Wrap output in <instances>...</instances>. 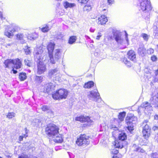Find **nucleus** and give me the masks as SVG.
Wrapping results in <instances>:
<instances>
[{"mask_svg":"<svg viewBox=\"0 0 158 158\" xmlns=\"http://www.w3.org/2000/svg\"><path fill=\"white\" fill-rule=\"evenodd\" d=\"M140 8L143 12L142 15L145 19H148L149 17L150 11L152 9L150 0H139Z\"/></svg>","mask_w":158,"mask_h":158,"instance_id":"1","label":"nucleus"},{"mask_svg":"<svg viewBox=\"0 0 158 158\" xmlns=\"http://www.w3.org/2000/svg\"><path fill=\"white\" fill-rule=\"evenodd\" d=\"M43 52V50L41 48H37L36 50L35 54L34 55L35 59L40 60L41 59V54ZM46 69V68L45 64L43 62L40 60L37 64V73L39 74H41L44 72Z\"/></svg>","mask_w":158,"mask_h":158,"instance_id":"2","label":"nucleus"},{"mask_svg":"<svg viewBox=\"0 0 158 158\" xmlns=\"http://www.w3.org/2000/svg\"><path fill=\"white\" fill-rule=\"evenodd\" d=\"M4 64L6 67H12L14 65V68L17 69L20 68L22 65L21 61L19 59L14 60L11 59L6 60L4 62Z\"/></svg>","mask_w":158,"mask_h":158,"instance_id":"3","label":"nucleus"},{"mask_svg":"<svg viewBox=\"0 0 158 158\" xmlns=\"http://www.w3.org/2000/svg\"><path fill=\"white\" fill-rule=\"evenodd\" d=\"M59 127L54 124H49L46 128V133L50 136H55L59 133Z\"/></svg>","mask_w":158,"mask_h":158,"instance_id":"4","label":"nucleus"},{"mask_svg":"<svg viewBox=\"0 0 158 158\" xmlns=\"http://www.w3.org/2000/svg\"><path fill=\"white\" fill-rule=\"evenodd\" d=\"M76 143L79 146H86L89 143V137L85 134L81 135L77 137Z\"/></svg>","mask_w":158,"mask_h":158,"instance_id":"5","label":"nucleus"},{"mask_svg":"<svg viewBox=\"0 0 158 158\" xmlns=\"http://www.w3.org/2000/svg\"><path fill=\"white\" fill-rule=\"evenodd\" d=\"M68 94V92L66 90L60 89L52 94V96L53 98L56 99H65Z\"/></svg>","mask_w":158,"mask_h":158,"instance_id":"6","label":"nucleus"},{"mask_svg":"<svg viewBox=\"0 0 158 158\" xmlns=\"http://www.w3.org/2000/svg\"><path fill=\"white\" fill-rule=\"evenodd\" d=\"M148 121L147 120H145L143 123V137L145 139H148L150 136L151 132V128L149 126L147 123Z\"/></svg>","mask_w":158,"mask_h":158,"instance_id":"7","label":"nucleus"},{"mask_svg":"<svg viewBox=\"0 0 158 158\" xmlns=\"http://www.w3.org/2000/svg\"><path fill=\"white\" fill-rule=\"evenodd\" d=\"M20 29L19 27L16 25H12L8 27L4 32L5 35L9 38L12 37L13 35V33L18 31Z\"/></svg>","mask_w":158,"mask_h":158,"instance_id":"8","label":"nucleus"},{"mask_svg":"<svg viewBox=\"0 0 158 158\" xmlns=\"http://www.w3.org/2000/svg\"><path fill=\"white\" fill-rule=\"evenodd\" d=\"M99 94L97 89H95L89 92L88 95V97L90 100H92L96 102H99L101 98H99Z\"/></svg>","mask_w":158,"mask_h":158,"instance_id":"9","label":"nucleus"},{"mask_svg":"<svg viewBox=\"0 0 158 158\" xmlns=\"http://www.w3.org/2000/svg\"><path fill=\"white\" fill-rule=\"evenodd\" d=\"M113 37L118 44H123V40L121 37V33L119 31H116L113 32Z\"/></svg>","mask_w":158,"mask_h":158,"instance_id":"10","label":"nucleus"},{"mask_svg":"<svg viewBox=\"0 0 158 158\" xmlns=\"http://www.w3.org/2000/svg\"><path fill=\"white\" fill-rule=\"evenodd\" d=\"M76 121H80L81 122H87L88 123H90L91 120L89 117H84L83 116H81L75 118Z\"/></svg>","mask_w":158,"mask_h":158,"instance_id":"11","label":"nucleus"},{"mask_svg":"<svg viewBox=\"0 0 158 158\" xmlns=\"http://www.w3.org/2000/svg\"><path fill=\"white\" fill-rule=\"evenodd\" d=\"M128 58L135 62L136 61V55L135 52L133 50H131L129 51L127 53Z\"/></svg>","mask_w":158,"mask_h":158,"instance_id":"12","label":"nucleus"},{"mask_svg":"<svg viewBox=\"0 0 158 158\" xmlns=\"http://www.w3.org/2000/svg\"><path fill=\"white\" fill-rule=\"evenodd\" d=\"M54 87V85L52 83L47 84L44 87V92L48 93L53 90Z\"/></svg>","mask_w":158,"mask_h":158,"instance_id":"13","label":"nucleus"},{"mask_svg":"<svg viewBox=\"0 0 158 158\" xmlns=\"http://www.w3.org/2000/svg\"><path fill=\"white\" fill-rule=\"evenodd\" d=\"M41 108L43 111L46 112L50 115L51 116H53L54 114L53 112L49 106L44 105L41 107Z\"/></svg>","mask_w":158,"mask_h":158,"instance_id":"14","label":"nucleus"},{"mask_svg":"<svg viewBox=\"0 0 158 158\" xmlns=\"http://www.w3.org/2000/svg\"><path fill=\"white\" fill-rule=\"evenodd\" d=\"M59 73V69L56 68L54 69H51L49 70L48 75L50 77H52L56 76V75Z\"/></svg>","mask_w":158,"mask_h":158,"instance_id":"15","label":"nucleus"},{"mask_svg":"<svg viewBox=\"0 0 158 158\" xmlns=\"http://www.w3.org/2000/svg\"><path fill=\"white\" fill-rule=\"evenodd\" d=\"M54 55L55 60H58L60 57L61 52L60 49H55L53 52Z\"/></svg>","mask_w":158,"mask_h":158,"instance_id":"16","label":"nucleus"},{"mask_svg":"<svg viewBox=\"0 0 158 158\" xmlns=\"http://www.w3.org/2000/svg\"><path fill=\"white\" fill-rule=\"evenodd\" d=\"M98 23L101 24H104L107 21V19L104 15L101 16L98 18Z\"/></svg>","mask_w":158,"mask_h":158,"instance_id":"17","label":"nucleus"},{"mask_svg":"<svg viewBox=\"0 0 158 158\" xmlns=\"http://www.w3.org/2000/svg\"><path fill=\"white\" fill-rule=\"evenodd\" d=\"M54 141L57 143H61L63 140L62 136L61 135L59 134V133L57 135L55 136H53Z\"/></svg>","mask_w":158,"mask_h":158,"instance_id":"18","label":"nucleus"},{"mask_svg":"<svg viewBox=\"0 0 158 158\" xmlns=\"http://www.w3.org/2000/svg\"><path fill=\"white\" fill-rule=\"evenodd\" d=\"M55 44L53 43H50L48 45L47 49L48 51V53L51 54L53 52Z\"/></svg>","mask_w":158,"mask_h":158,"instance_id":"19","label":"nucleus"},{"mask_svg":"<svg viewBox=\"0 0 158 158\" xmlns=\"http://www.w3.org/2000/svg\"><path fill=\"white\" fill-rule=\"evenodd\" d=\"M64 6L65 8L67 9L75 7L76 6V4L74 3H69L66 1L64 3Z\"/></svg>","mask_w":158,"mask_h":158,"instance_id":"20","label":"nucleus"},{"mask_svg":"<svg viewBox=\"0 0 158 158\" xmlns=\"http://www.w3.org/2000/svg\"><path fill=\"white\" fill-rule=\"evenodd\" d=\"M133 118L132 117L127 116L126 118L125 122L127 125H129L130 124L132 125V121H133Z\"/></svg>","mask_w":158,"mask_h":158,"instance_id":"21","label":"nucleus"},{"mask_svg":"<svg viewBox=\"0 0 158 158\" xmlns=\"http://www.w3.org/2000/svg\"><path fill=\"white\" fill-rule=\"evenodd\" d=\"M122 141L121 140L115 141L114 142V146L116 148H122L123 146L122 143Z\"/></svg>","mask_w":158,"mask_h":158,"instance_id":"22","label":"nucleus"},{"mask_svg":"<svg viewBox=\"0 0 158 158\" xmlns=\"http://www.w3.org/2000/svg\"><path fill=\"white\" fill-rule=\"evenodd\" d=\"M94 82L92 81H90L85 84L84 87L85 88H90L94 86Z\"/></svg>","mask_w":158,"mask_h":158,"instance_id":"23","label":"nucleus"},{"mask_svg":"<svg viewBox=\"0 0 158 158\" xmlns=\"http://www.w3.org/2000/svg\"><path fill=\"white\" fill-rule=\"evenodd\" d=\"M126 115V112H123L119 113L118 115V118L120 122L123 121Z\"/></svg>","mask_w":158,"mask_h":158,"instance_id":"24","label":"nucleus"},{"mask_svg":"<svg viewBox=\"0 0 158 158\" xmlns=\"http://www.w3.org/2000/svg\"><path fill=\"white\" fill-rule=\"evenodd\" d=\"M150 101L152 104H156L158 101V98L156 96H154L150 98Z\"/></svg>","mask_w":158,"mask_h":158,"instance_id":"25","label":"nucleus"},{"mask_svg":"<svg viewBox=\"0 0 158 158\" xmlns=\"http://www.w3.org/2000/svg\"><path fill=\"white\" fill-rule=\"evenodd\" d=\"M146 53V49L143 47L139 48V55H140L142 56H143Z\"/></svg>","mask_w":158,"mask_h":158,"instance_id":"26","label":"nucleus"},{"mask_svg":"<svg viewBox=\"0 0 158 158\" xmlns=\"http://www.w3.org/2000/svg\"><path fill=\"white\" fill-rule=\"evenodd\" d=\"M118 138L120 140L123 141L127 138V135L125 133H122L120 134L118 136Z\"/></svg>","mask_w":158,"mask_h":158,"instance_id":"27","label":"nucleus"},{"mask_svg":"<svg viewBox=\"0 0 158 158\" xmlns=\"http://www.w3.org/2000/svg\"><path fill=\"white\" fill-rule=\"evenodd\" d=\"M91 6L90 5L87 4L84 6L83 8V10L85 11L88 12L91 10Z\"/></svg>","mask_w":158,"mask_h":158,"instance_id":"28","label":"nucleus"},{"mask_svg":"<svg viewBox=\"0 0 158 158\" xmlns=\"http://www.w3.org/2000/svg\"><path fill=\"white\" fill-rule=\"evenodd\" d=\"M123 62L128 67H130L131 66V64L130 61H128L127 58H124L123 60Z\"/></svg>","mask_w":158,"mask_h":158,"instance_id":"29","label":"nucleus"},{"mask_svg":"<svg viewBox=\"0 0 158 158\" xmlns=\"http://www.w3.org/2000/svg\"><path fill=\"white\" fill-rule=\"evenodd\" d=\"M26 73H21L19 75V78L21 81H24L26 78Z\"/></svg>","mask_w":158,"mask_h":158,"instance_id":"30","label":"nucleus"},{"mask_svg":"<svg viewBox=\"0 0 158 158\" xmlns=\"http://www.w3.org/2000/svg\"><path fill=\"white\" fill-rule=\"evenodd\" d=\"M49 56L50 58V62L51 63L53 64H55V63L56 61H57L56 60H55V57H54L53 55L52 54H49Z\"/></svg>","mask_w":158,"mask_h":158,"instance_id":"31","label":"nucleus"},{"mask_svg":"<svg viewBox=\"0 0 158 158\" xmlns=\"http://www.w3.org/2000/svg\"><path fill=\"white\" fill-rule=\"evenodd\" d=\"M76 40V37L75 36H72L70 38L69 42L70 44H72L75 42Z\"/></svg>","mask_w":158,"mask_h":158,"instance_id":"32","label":"nucleus"},{"mask_svg":"<svg viewBox=\"0 0 158 158\" xmlns=\"http://www.w3.org/2000/svg\"><path fill=\"white\" fill-rule=\"evenodd\" d=\"M42 79L43 77L41 76H36L35 77V80L38 83H41L42 81Z\"/></svg>","mask_w":158,"mask_h":158,"instance_id":"33","label":"nucleus"},{"mask_svg":"<svg viewBox=\"0 0 158 158\" xmlns=\"http://www.w3.org/2000/svg\"><path fill=\"white\" fill-rule=\"evenodd\" d=\"M25 64L28 66L30 67L32 65L31 62V60L27 59H26L24 60Z\"/></svg>","mask_w":158,"mask_h":158,"instance_id":"34","label":"nucleus"},{"mask_svg":"<svg viewBox=\"0 0 158 158\" xmlns=\"http://www.w3.org/2000/svg\"><path fill=\"white\" fill-rule=\"evenodd\" d=\"M141 36L143 38V39L147 41L148 40L149 36L147 34L145 33H143L141 35Z\"/></svg>","mask_w":158,"mask_h":158,"instance_id":"35","label":"nucleus"},{"mask_svg":"<svg viewBox=\"0 0 158 158\" xmlns=\"http://www.w3.org/2000/svg\"><path fill=\"white\" fill-rule=\"evenodd\" d=\"M152 107L151 106L150 104L145 109V110L149 113L150 111L152 110Z\"/></svg>","mask_w":158,"mask_h":158,"instance_id":"36","label":"nucleus"},{"mask_svg":"<svg viewBox=\"0 0 158 158\" xmlns=\"http://www.w3.org/2000/svg\"><path fill=\"white\" fill-rule=\"evenodd\" d=\"M150 104V103H148V102H145L141 104V106L145 109L146 107H148V105H149Z\"/></svg>","mask_w":158,"mask_h":158,"instance_id":"37","label":"nucleus"},{"mask_svg":"<svg viewBox=\"0 0 158 158\" xmlns=\"http://www.w3.org/2000/svg\"><path fill=\"white\" fill-rule=\"evenodd\" d=\"M15 115V114L14 113H9L7 116V117L9 118H11L13 117H14Z\"/></svg>","mask_w":158,"mask_h":158,"instance_id":"38","label":"nucleus"},{"mask_svg":"<svg viewBox=\"0 0 158 158\" xmlns=\"http://www.w3.org/2000/svg\"><path fill=\"white\" fill-rule=\"evenodd\" d=\"M49 30V27L47 25H46L45 27L42 28L41 30L42 32H47Z\"/></svg>","mask_w":158,"mask_h":158,"instance_id":"39","label":"nucleus"},{"mask_svg":"<svg viewBox=\"0 0 158 158\" xmlns=\"http://www.w3.org/2000/svg\"><path fill=\"white\" fill-rule=\"evenodd\" d=\"M127 125V129L130 132H131L133 130V124H132V125L130 124L129 125Z\"/></svg>","mask_w":158,"mask_h":158,"instance_id":"40","label":"nucleus"},{"mask_svg":"<svg viewBox=\"0 0 158 158\" xmlns=\"http://www.w3.org/2000/svg\"><path fill=\"white\" fill-rule=\"evenodd\" d=\"M132 148L133 150V151L135 152H137L138 149V146L137 145H136L135 144L133 145Z\"/></svg>","mask_w":158,"mask_h":158,"instance_id":"41","label":"nucleus"},{"mask_svg":"<svg viewBox=\"0 0 158 158\" xmlns=\"http://www.w3.org/2000/svg\"><path fill=\"white\" fill-rule=\"evenodd\" d=\"M25 52L26 54H29L31 53V52L29 47H27V48L24 49Z\"/></svg>","mask_w":158,"mask_h":158,"instance_id":"42","label":"nucleus"},{"mask_svg":"<svg viewBox=\"0 0 158 158\" xmlns=\"http://www.w3.org/2000/svg\"><path fill=\"white\" fill-rule=\"evenodd\" d=\"M17 38L18 39L21 40L23 39V35L22 34H19L16 35Z\"/></svg>","mask_w":158,"mask_h":158,"instance_id":"43","label":"nucleus"},{"mask_svg":"<svg viewBox=\"0 0 158 158\" xmlns=\"http://www.w3.org/2000/svg\"><path fill=\"white\" fill-rule=\"evenodd\" d=\"M154 52V50L153 49L151 48H150L149 49H148L147 51V53L148 54H151L152 53H153Z\"/></svg>","mask_w":158,"mask_h":158,"instance_id":"44","label":"nucleus"},{"mask_svg":"<svg viewBox=\"0 0 158 158\" xmlns=\"http://www.w3.org/2000/svg\"><path fill=\"white\" fill-rule=\"evenodd\" d=\"M77 0L79 3H81L82 4L86 3L88 1V0Z\"/></svg>","mask_w":158,"mask_h":158,"instance_id":"45","label":"nucleus"},{"mask_svg":"<svg viewBox=\"0 0 158 158\" xmlns=\"http://www.w3.org/2000/svg\"><path fill=\"white\" fill-rule=\"evenodd\" d=\"M151 59L153 61H155L157 60V58L156 56L153 55L151 57Z\"/></svg>","mask_w":158,"mask_h":158,"instance_id":"46","label":"nucleus"},{"mask_svg":"<svg viewBox=\"0 0 158 158\" xmlns=\"http://www.w3.org/2000/svg\"><path fill=\"white\" fill-rule=\"evenodd\" d=\"M152 156L153 158H158V154L156 153H153Z\"/></svg>","mask_w":158,"mask_h":158,"instance_id":"47","label":"nucleus"},{"mask_svg":"<svg viewBox=\"0 0 158 158\" xmlns=\"http://www.w3.org/2000/svg\"><path fill=\"white\" fill-rule=\"evenodd\" d=\"M19 158H30L27 155H21L19 157Z\"/></svg>","mask_w":158,"mask_h":158,"instance_id":"48","label":"nucleus"},{"mask_svg":"<svg viewBox=\"0 0 158 158\" xmlns=\"http://www.w3.org/2000/svg\"><path fill=\"white\" fill-rule=\"evenodd\" d=\"M158 129V127L157 126H154L153 127L152 129L154 131H156Z\"/></svg>","mask_w":158,"mask_h":158,"instance_id":"49","label":"nucleus"},{"mask_svg":"<svg viewBox=\"0 0 158 158\" xmlns=\"http://www.w3.org/2000/svg\"><path fill=\"white\" fill-rule=\"evenodd\" d=\"M114 0H108V2L109 5H111L114 2Z\"/></svg>","mask_w":158,"mask_h":158,"instance_id":"50","label":"nucleus"},{"mask_svg":"<svg viewBox=\"0 0 158 158\" xmlns=\"http://www.w3.org/2000/svg\"><path fill=\"white\" fill-rule=\"evenodd\" d=\"M25 135H24V136H20L19 137V140L21 141L23 140V138L25 136Z\"/></svg>","mask_w":158,"mask_h":158,"instance_id":"51","label":"nucleus"},{"mask_svg":"<svg viewBox=\"0 0 158 158\" xmlns=\"http://www.w3.org/2000/svg\"><path fill=\"white\" fill-rule=\"evenodd\" d=\"M154 118L155 120H157V122L158 123V114L155 115Z\"/></svg>","mask_w":158,"mask_h":158,"instance_id":"52","label":"nucleus"},{"mask_svg":"<svg viewBox=\"0 0 158 158\" xmlns=\"http://www.w3.org/2000/svg\"><path fill=\"white\" fill-rule=\"evenodd\" d=\"M113 152L114 154H116L118 152V150H113Z\"/></svg>","mask_w":158,"mask_h":158,"instance_id":"53","label":"nucleus"},{"mask_svg":"<svg viewBox=\"0 0 158 158\" xmlns=\"http://www.w3.org/2000/svg\"><path fill=\"white\" fill-rule=\"evenodd\" d=\"M0 17L2 19H3V18L2 13L1 11H0Z\"/></svg>","mask_w":158,"mask_h":158,"instance_id":"54","label":"nucleus"},{"mask_svg":"<svg viewBox=\"0 0 158 158\" xmlns=\"http://www.w3.org/2000/svg\"><path fill=\"white\" fill-rule=\"evenodd\" d=\"M102 36V35L100 34L98 35H97L96 37V39L97 40H99V38Z\"/></svg>","mask_w":158,"mask_h":158,"instance_id":"55","label":"nucleus"},{"mask_svg":"<svg viewBox=\"0 0 158 158\" xmlns=\"http://www.w3.org/2000/svg\"><path fill=\"white\" fill-rule=\"evenodd\" d=\"M127 35H128L127 34V33H126V40L127 42V43L128 44V39H127Z\"/></svg>","mask_w":158,"mask_h":158,"instance_id":"56","label":"nucleus"},{"mask_svg":"<svg viewBox=\"0 0 158 158\" xmlns=\"http://www.w3.org/2000/svg\"><path fill=\"white\" fill-rule=\"evenodd\" d=\"M156 140L158 143V134H157L155 136Z\"/></svg>","mask_w":158,"mask_h":158,"instance_id":"57","label":"nucleus"},{"mask_svg":"<svg viewBox=\"0 0 158 158\" xmlns=\"http://www.w3.org/2000/svg\"><path fill=\"white\" fill-rule=\"evenodd\" d=\"M140 152L142 153H144L145 152V151L144 150L142 149H141L140 150Z\"/></svg>","mask_w":158,"mask_h":158,"instance_id":"58","label":"nucleus"},{"mask_svg":"<svg viewBox=\"0 0 158 158\" xmlns=\"http://www.w3.org/2000/svg\"><path fill=\"white\" fill-rule=\"evenodd\" d=\"M12 71L14 74H16L17 73V71L14 70V69L12 70Z\"/></svg>","mask_w":158,"mask_h":158,"instance_id":"59","label":"nucleus"},{"mask_svg":"<svg viewBox=\"0 0 158 158\" xmlns=\"http://www.w3.org/2000/svg\"><path fill=\"white\" fill-rule=\"evenodd\" d=\"M156 104V107L158 109V102H157Z\"/></svg>","mask_w":158,"mask_h":158,"instance_id":"60","label":"nucleus"},{"mask_svg":"<svg viewBox=\"0 0 158 158\" xmlns=\"http://www.w3.org/2000/svg\"><path fill=\"white\" fill-rule=\"evenodd\" d=\"M155 73H156V75H158V70L156 71Z\"/></svg>","mask_w":158,"mask_h":158,"instance_id":"61","label":"nucleus"},{"mask_svg":"<svg viewBox=\"0 0 158 158\" xmlns=\"http://www.w3.org/2000/svg\"><path fill=\"white\" fill-rule=\"evenodd\" d=\"M112 158H119L117 156H113V157H112Z\"/></svg>","mask_w":158,"mask_h":158,"instance_id":"62","label":"nucleus"},{"mask_svg":"<svg viewBox=\"0 0 158 158\" xmlns=\"http://www.w3.org/2000/svg\"><path fill=\"white\" fill-rule=\"evenodd\" d=\"M32 39H33V40H35V38H34L33 37H32Z\"/></svg>","mask_w":158,"mask_h":158,"instance_id":"63","label":"nucleus"},{"mask_svg":"<svg viewBox=\"0 0 158 158\" xmlns=\"http://www.w3.org/2000/svg\"><path fill=\"white\" fill-rule=\"evenodd\" d=\"M0 158H2V157H0Z\"/></svg>","mask_w":158,"mask_h":158,"instance_id":"64","label":"nucleus"}]
</instances>
